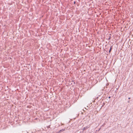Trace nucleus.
Instances as JSON below:
<instances>
[{"label": "nucleus", "instance_id": "obj_1", "mask_svg": "<svg viewBox=\"0 0 133 133\" xmlns=\"http://www.w3.org/2000/svg\"><path fill=\"white\" fill-rule=\"evenodd\" d=\"M112 46H111L110 49L109 50V52H110H110L112 50Z\"/></svg>", "mask_w": 133, "mask_h": 133}, {"label": "nucleus", "instance_id": "obj_4", "mask_svg": "<svg viewBox=\"0 0 133 133\" xmlns=\"http://www.w3.org/2000/svg\"><path fill=\"white\" fill-rule=\"evenodd\" d=\"M128 99H130V98H129H129Z\"/></svg>", "mask_w": 133, "mask_h": 133}, {"label": "nucleus", "instance_id": "obj_2", "mask_svg": "<svg viewBox=\"0 0 133 133\" xmlns=\"http://www.w3.org/2000/svg\"><path fill=\"white\" fill-rule=\"evenodd\" d=\"M62 130H60V132H61V131H62Z\"/></svg>", "mask_w": 133, "mask_h": 133}, {"label": "nucleus", "instance_id": "obj_3", "mask_svg": "<svg viewBox=\"0 0 133 133\" xmlns=\"http://www.w3.org/2000/svg\"><path fill=\"white\" fill-rule=\"evenodd\" d=\"M110 98V97H109V98Z\"/></svg>", "mask_w": 133, "mask_h": 133}]
</instances>
